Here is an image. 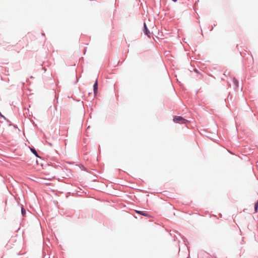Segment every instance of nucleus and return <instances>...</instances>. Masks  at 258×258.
Segmentation results:
<instances>
[{
    "mask_svg": "<svg viewBox=\"0 0 258 258\" xmlns=\"http://www.w3.org/2000/svg\"><path fill=\"white\" fill-rule=\"evenodd\" d=\"M173 121L179 123H185L186 120L181 116H176L173 118Z\"/></svg>",
    "mask_w": 258,
    "mask_h": 258,
    "instance_id": "nucleus-1",
    "label": "nucleus"
},
{
    "mask_svg": "<svg viewBox=\"0 0 258 258\" xmlns=\"http://www.w3.org/2000/svg\"><path fill=\"white\" fill-rule=\"evenodd\" d=\"M136 212L140 214V215H143V216H148L149 215L148 214V213L147 212H146L145 211H137L136 210Z\"/></svg>",
    "mask_w": 258,
    "mask_h": 258,
    "instance_id": "nucleus-2",
    "label": "nucleus"
},
{
    "mask_svg": "<svg viewBox=\"0 0 258 258\" xmlns=\"http://www.w3.org/2000/svg\"><path fill=\"white\" fill-rule=\"evenodd\" d=\"M93 88H94V93H96L97 91V89H98V84H97V81L96 80L94 85V86H93Z\"/></svg>",
    "mask_w": 258,
    "mask_h": 258,
    "instance_id": "nucleus-3",
    "label": "nucleus"
},
{
    "mask_svg": "<svg viewBox=\"0 0 258 258\" xmlns=\"http://www.w3.org/2000/svg\"><path fill=\"white\" fill-rule=\"evenodd\" d=\"M144 28H145V34L148 35L149 37H150V32L147 29V28L146 27V25L145 23H144Z\"/></svg>",
    "mask_w": 258,
    "mask_h": 258,
    "instance_id": "nucleus-4",
    "label": "nucleus"
},
{
    "mask_svg": "<svg viewBox=\"0 0 258 258\" xmlns=\"http://www.w3.org/2000/svg\"><path fill=\"white\" fill-rule=\"evenodd\" d=\"M233 83L236 88L238 86V81L235 78L233 79Z\"/></svg>",
    "mask_w": 258,
    "mask_h": 258,
    "instance_id": "nucleus-5",
    "label": "nucleus"
},
{
    "mask_svg": "<svg viewBox=\"0 0 258 258\" xmlns=\"http://www.w3.org/2000/svg\"><path fill=\"white\" fill-rule=\"evenodd\" d=\"M21 213H22V214L23 215V216H24L25 215L26 211H25V209L23 207H22V208H21Z\"/></svg>",
    "mask_w": 258,
    "mask_h": 258,
    "instance_id": "nucleus-6",
    "label": "nucleus"
},
{
    "mask_svg": "<svg viewBox=\"0 0 258 258\" xmlns=\"http://www.w3.org/2000/svg\"><path fill=\"white\" fill-rule=\"evenodd\" d=\"M31 150L36 156H38L37 152L34 149H31Z\"/></svg>",
    "mask_w": 258,
    "mask_h": 258,
    "instance_id": "nucleus-7",
    "label": "nucleus"
},
{
    "mask_svg": "<svg viewBox=\"0 0 258 258\" xmlns=\"http://www.w3.org/2000/svg\"><path fill=\"white\" fill-rule=\"evenodd\" d=\"M257 207H258V202H256V203L255 204V206H254V210H255V212L257 211Z\"/></svg>",
    "mask_w": 258,
    "mask_h": 258,
    "instance_id": "nucleus-8",
    "label": "nucleus"
}]
</instances>
